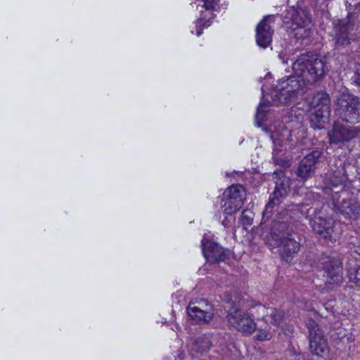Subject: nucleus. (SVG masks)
<instances>
[{
  "instance_id": "1",
  "label": "nucleus",
  "mask_w": 360,
  "mask_h": 360,
  "mask_svg": "<svg viewBox=\"0 0 360 360\" xmlns=\"http://www.w3.org/2000/svg\"><path fill=\"white\" fill-rule=\"evenodd\" d=\"M293 75L278 81L270 91L274 103L289 104L302 96L304 89L322 78L328 71L325 58L314 53L300 56L292 63Z\"/></svg>"
},
{
  "instance_id": "2",
  "label": "nucleus",
  "mask_w": 360,
  "mask_h": 360,
  "mask_svg": "<svg viewBox=\"0 0 360 360\" xmlns=\"http://www.w3.org/2000/svg\"><path fill=\"white\" fill-rule=\"evenodd\" d=\"M268 244L272 248L280 247V255L282 259L290 261L300 250V243L290 237L288 224L281 221L276 223L271 228Z\"/></svg>"
},
{
  "instance_id": "3",
  "label": "nucleus",
  "mask_w": 360,
  "mask_h": 360,
  "mask_svg": "<svg viewBox=\"0 0 360 360\" xmlns=\"http://www.w3.org/2000/svg\"><path fill=\"white\" fill-rule=\"evenodd\" d=\"M285 22L290 23V32L298 39L309 37L311 33V20L307 8L300 6H291L287 10Z\"/></svg>"
},
{
  "instance_id": "4",
  "label": "nucleus",
  "mask_w": 360,
  "mask_h": 360,
  "mask_svg": "<svg viewBox=\"0 0 360 360\" xmlns=\"http://www.w3.org/2000/svg\"><path fill=\"white\" fill-rule=\"evenodd\" d=\"M309 107V120L311 127L323 129L329 122L330 98L323 91L314 93L307 100Z\"/></svg>"
},
{
  "instance_id": "5",
  "label": "nucleus",
  "mask_w": 360,
  "mask_h": 360,
  "mask_svg": "<svg viewBox=\"0 0 360 360\" xmlns=\"http://www.w3.org/2000/svg\"><path fill=\"white\" fill-rule=\"evenodd\" d=\"M306 324L309 330V348L311 352L324 359L333 360V354L330 352L327 340L316 322L309 319Z\"/></svg>"
},
{
  "instance_id": "6",
  "label": "nucleus",
  "mask_w": 360,
  "mask_h": 360,
  "mask_svg": "<svg viewBox=\"0 0 360 360\" xmlns=\"http://www.w3.org/2000/svg\"><path fill=\"white\" fill-rule=\"evenodd\" d=\"M336 113L340 117L352 124L360 121V101L349 94H343L337 99Z\"/></svg>"
},
{
  "instance_id": "7",
  "label": "nucleus",
  "mask_w": 360,
  "mask_h": 360,
  "mask_svg": "<svg viewBox=\"0 0 360 360\" xmlns=\"http://www.w3.org/2000/svg\"><path fill=\"white\" fill-rule=\"evenodd\" d=\"M320 265L324 271L323 276L327 290H332L341 284L343 280L342 267L338 259L323 255Z\"/></svg>"
},
{
  "instance_id": "8",
  "label": "nucleus",
  "mask_w": 360,
  "mask_h": 360,
  "mask_svg": "<svg viewBox=\"0 0 360 360\" xmlns=\"http://www.w3.org/2000/svg\"><path fill=\"white\" fill-rule=\"evenodd\" d=\"M245 190L240 185H232L223 193L221 201L222 213L226 215H233L243 206Z\"/></svg>"
},
{
  "instance_id": "9",
  "label": "nucleus",
  "mask_w": 360,
  "mask_h": 360,
  "mask_svg": "<svg viewBox=\"0 0 360 360\" xmlns=\"http://www.w3.org/2000/svg\"><path fill=\"white\" fill-rule=\"evenodd\" d=\"M226 317L231 327L245 335L252 334L256 328V323L250 314L236 306L230 308Z\"/></svg>"
},
{
  "instance_id": "10",
  "label": "nucleus",
  "mask_w": 360,
  "mask_h": 360,
  "mask_svg": "<svg viewBox=\"0 0 360 360\" xmlns=\"http://www.w3.org/2000/svg\"><path fill=\"white\" fill-rule=\"evenodd\" d=\"M202 251L205 258L210 262H224L228 257L229 252L212 240H202Z\"/></svg>"
},
{
  "instance_id": "11",
  "label": "nucleus",
  "mask_w": 360,
  "mask_h": 360,
  "mask_svg": "<svg viewBox=\"0 0 360 360\" xmlns=\"http://www.w3.org/2000/svg\"><path fill=\"white\" fill-rule=\"evenodd\" d=\"M357 128L352 126H345L339 122L333 124V129L329 132L328 136L330 143H340L349 141L356 136Z\"/></svg>"
},
{
  "instance_id": "12",
  "label": "nucleus",
  "mask_w": 360,
  "mask_h": 360,
  "mask_svg": "<svg viewBox=\"0 0 360 360\" xmlns=\"http://www.w3.org/2000/svg\"><path fill=\"white\" fill-rule=\"evenodd\" d=\"M270 131L271 139L274 147L278 150H279L278 148L285 146L293 141L292 130L285 127L283 123L271 126Z\"/></svg>"
},
{
  "instance_id": "13",
  "label": "nucleus",
  "mask_w": 360,
  "mask_h": 360,
  "mask_svg": "<svg viewBox=\"0 0 360 360\" xmlns=\"http://www.w3.org/2000/svg\"><path fill=\"white\" fill-rule=\"evenodd\" d=\"M187 314L194 323L198 324L208 323L214 316L213 309L207 303L205 304V309L189 304L187 307Z\"/></svg>"
},
{
  "instance_id": "14",
  "label": "nucleus",
  "mask_w": 360,
  "mask_h": 360,
  "mask_svg": "<svg viewBox=\"0 0 360 360\" xmlns=\"http://www.w3.org/2000/svg\"><path fill=\"white\" fill-rule=\"evenodd\" d=\"M272 16H266L257 25L256 29V41L259 46L266 48L272 40L273 30L270 24Z\"/></svg>"
},
{
  "instance_id": "15",
  "label": "nucleus",
  "mask_w": 360,
  "mask_h": 360,
  "mask_svg": "<svg viewBox=\"0 0 360 360\" xmlns=\"http://www.w3.org/2000/svg\"><path fill=\"white\" fill-rule=\"evenodd\" d=\"M290 189V179L287 177H283L281 182L276 183L274 192L270 195L268 204L265 207V212L270 213V209L278 205L282 200L287 195Z\"/></svg>"
},
{
  "instance_id": "16",
  "label": "nucleus",
  "mask_w": 360,
  "mask_h": 360,
  "mask_svg": "<svg viewBox=\"0 0 360 360\" xmlns=\"http://www.w3.org/2000/svg\"><path fill=\"white\" fill-rule=\"evenodd\" d=\"M321 153L319 150H314L307 154L300 163L297 175L302 178L309 177L314 171V165L321 157Z\"/></svg>"
},
{
  "instance_id": "17",
  "label": "nucleus",
  "mask_w": 360,
  "mask_h": 360,
  "mask_svg": "<svg viewBox=\"0 0 360 360\" xmlns=\"http://www.w3.org/2000/svg\"><path fill=\"white\" fill-rule=\"evenodd\" d=\"M334 221L331 219L316 217L311 221L313 230L324 238L331 236Z\"/></svg>"
},
{
  "instance_id": "18",
  "label": "nucleus",
  "mask_w": 360,
  "mask_h": 360,
  "mask_svg": "<svg viewBox=\"0 0 360 360\" xmlns=\"http://www.w3.org/2000/svg\"><path fill=\"white\" fill-rule=\"evenodd\" d=\"M211 346L210 338L207 335H200L193 340L190 345L191 352L193 355L206 352Z\"/></svg>"
},
{
  "instance_id": "19",
  "label": "nucleus",
  "mask_w": 360,
  "mask_h": 360,
  "mask_svg": "<svg viewBox=\"0 0 360 360\" xmlns=\"http://www.w3.org/2000/svg\"><path fill=\"white\" fill-rule=\"evenodd\" d=\"M284 317V313L280 309L270 307L267 311V316L264 317L266 323L274 324L275 326H281Z\"/></svg>"
},
{
  "instance_id": "20",
  "label": "nucleus",
  "mask_w": 360,
  "mask_h": 360,
  "mask_svg": "<svg viewBox=\"0 0 360 360\" xmlns=\"http://www.w3.org/2000/svg\"><path fill=\"white\" fill-rule=\"evenodd\" d=\"M348 274L351 282L360 284V260H356L354 265L349 263Z\"/></svg>"
},
{
  "instance_id": "21",
  "label": "nucleus",
  "mask_w": 360,
  "mask_h": 360,
  "mask_svg": "<svg viewBox=\"0 0 360 360\" xmlns=\"http://www.w3.org/2000/svg\"><path fill=\"white\" fill-rule=\"evenodd\" d=\"M336 43L340 45L349 44L347 29L345 27H340L339 29V32L336 33Z\"/></svg>"
},
{
  "instance_id": "22",
  "label": "nucleus",
  "mask_w": 360,
  "mask_h": 360,
  "mask_svg": "<svg viewBox=\"0 0 360 360\" xmlns=\"http://www.w3.org/2000/svg\"><path fill=\"white\" fill-rule=\"evenodd\" d=\"M254 214L250 210H245L243 211L240 217V223L244 226H250L253 221Z\"/></svg>"
},
{
  "instance_id": "23",
  "label": "nucleus",
  "mask_w": 360,
  "mask_h": 360,
  "mask_svg": "<svg viewBox=\"0 0 360 360\" xmlns=\"http://www.w3.org/2000/svg\"><path fill=\"white\" fill-rule=\"evenodd\" d=\"M272 338V332L268 328L259 329L255 335V339L258 341L269 340Z\"/></svg>"
},
{
  "instance_id": "24",
  "label": "nucleus",
  "mask_w": 360,
  "mask_h": 360,
  "mask_svg": "<svg viewBox=\"0 0 360 360\" xmlns=\"http://www.w3.org/2000/svg\"><path fill=\"white\" fill-rule=\"evenodd\" d=\"M269 105V102H266L264 98L260 101L256 113V119L263 120L264 117V113L266 112V108Z\"/></svg>"
},
{
  "instance_id": "25",
  "label": "nucleus",
  "mask_w": 360,
  "mask_h": 360,
  "mask_svg": "<svg viewBox=\"0 0 360 360\" xmlns=\"http://www.w3.org/2000/svg\"><path fill=\"white\" fill-rule=\"evenodd\" d=\"M211 24L210 20H204L203 18H199L195 23L196 27V35L198 37L200 36L202 33L203 28L209 27Z\"/></svg>"
},
{
  "instance_id": "26",
  "label": "nucleus",
  "mask_w": 360,
  "mask_h": 360,
  "mask_svg": "<svg viewBox=\"0 0 360 360\" xmlns=\"http://www.w3.org/2000/svg\"><path fill=\"white\" fill-rule=\"evenodd\" d=\"M270 307H266L264 305L258 304L255 307L257 319L262 318L264 320V317L267 316V311Z\"/></svg>"
},
{
  "instance_id": "27",
  "label": "nucleus",
  "mask_w": 360,
  "mask_h": 360,
  "mask_svg": "<svg viewBox=\"0 0 360 360\" xmlns=\"http://www.w3.org/2000/svg\"><path fill=\"white\" fill-rule=\"evenodd\" d=\"M204 1V6L206 8L207 10H211L214 9L215 7V5L220 1V0H202Z\"/></svg>"
},
{
  "instance_id": "28",
  "label": "nucleus",
  "mask_w": 360,
  "mask_h": 360,
  "mask_svg": "<svg viewBox=\"0 0 360 360\" xmlns=\"http://www.w3.org/2000/svg\"><path fill=\"white\" fill-rule=\"evenodd\" d=\"M352 79L354 83L360 86V69L356 71Z\"/></svg>"
},
{
  "instance_id": "29",
  "label": "nucleus",
  "mask_w": 360,
  "mask_h": 360,
  "mask_svg": "<svg viewBox=\"0 0 360 360\" xmlns=\"http://www.w3.org/2000/svg\"><path fill=\"white\" fill-rule=\"evenodd\" d=\"M349 210H350L351 211H352L354 217L349 215V213H348V212H347V213H346V215H347V216H346V218L349 219H352V218H356V217H357V214H356L354 213V212L353 211V210H352V207H349Z\"/></svg>"
},
{
  "instance_id": "30",
  "label": "nucleus",
  "mask_w": 360,
  "mask_h": 360,
  "mask_svg": "<svg viewBox=\"0 0 360 360\" xmlns=\"http://www.w3.org/2000/svg\"><path fill=\"white\" fill-rule=\"evenodd\" d=\"M279 58L282 60L283 63L287 64L288 63V58H285V55L281 53L279 55Z\"/></svg>"
},
{
  "instance_id": "31",
  "label": "nucleus",
  "mask_w": 360,
  "mask_h": 360,
  "mask_svg": "<svg viewBox=\"0 0 360 360\" xmlns=\"http://www.w3.org/2000/svg\"><path fill=\"white\" fill-rule=\"evenodd\" d=\"M303 356L300 354H297L292 356V359L290 360H302Z\"/></svg>"
},
{
  "instance_id": "32",
  "label": "nucleus",
  "mask_w": 360,
  "mask_h": 360,
  "mask_svg": "<svg viewBox=\"0 0 360 360\" xmlns=\"http://www.w3.org/2000/svg\"><path fill=\"white\" fill-rule=\"evenodd\" d=\"M262 96L264 97V89L263 88H262Z\"/></svg>"
},
{
  "instance_id": "33",
  "label": "nucleus",
  "mask_w": 360,
  "mask_h": 360,
  "mask_svg": "<svg viewBox=\"0 0 360 360\" xmlns=\"http://www.w3.org/2000/svg\"><path fill=\"white\" fill-rule=\"evenodd\" d=\"M222 224H223L224 226H226V224L225 220L222 221Z\"/></svg>"
}]
</instances>
